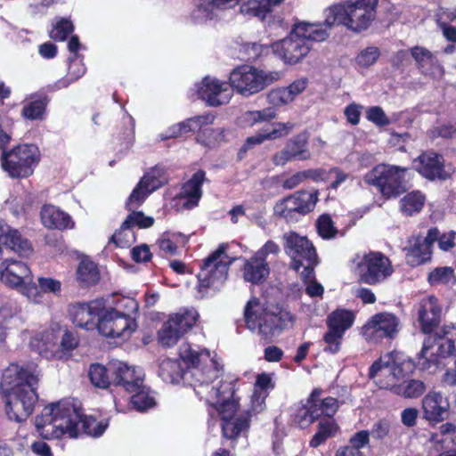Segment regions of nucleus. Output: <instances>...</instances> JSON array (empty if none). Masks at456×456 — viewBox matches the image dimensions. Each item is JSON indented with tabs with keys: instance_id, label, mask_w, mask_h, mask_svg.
<instances>
[{
	"instance_id": "obj_1",
	"label": "nucleus",
	"mask_w": 456,
	"mask_h": 456,
	"mask_svg": "<svg viewBox=\"0 0 456 456\" xmlns=\"http://www.w3.org/2000/svg\"><path fill=\"white\" fill-rule=\"evenodd\" d=\"M179 356L186 369H183L178 360L165 359L159 364V377L167 383L183 380L194 387L200 398H204L211 388L209 385L221 376L222 365L211 357L208 349L197 350L190 344L180 346Z\"/></svg>"
},
{
	"instance_id": "obj_2",
	"label": "nucleus",
	"mask_w": 456,
	"mask_h": 456,
	"mask_svg": "<svg viewBox=\"0 0 456 456\" xmlns=\"http://www.w3.org/2000/svg\"><path fill=\"white\" fill-rule=\"evenodd\" d=\"M42 438L59 439L64 436L76 438L80 434L94 437L102 436L108 424L86 416L80 407L70 401H61L45 406L35 420Z\"/></svg>"
},
{
	"instance_id": "obj_3",
	"label": "nucleus",
	"mask_w": 456,
	"mask_h": 456,
	"mask_svg": "<svg viewBox=\"0 0 456 456\" xmlns=\"http://www.w3.org/2000/svg\"><path fill=\"white\" fill-rule=\"evenodd\" d=\"M37 366H20L11 363L4 371L0 389L5 398L8 418L16 422L25 421L33 412L37 402L38 384Z\"/></svg>"
},
{
	"instance_id": "obj_4",
	"label": "nucleus",
	"mask_w": 456,
	"mask_h": 456,
	"mask_svg": "<svg viewBox=\"0 0 456 456\" xmlns=\"http://www.w3.org/2000/svg\"><path fill=\"white\" fill-rule=\"evenodd\" d=\"M234 394L235 383L223 381L217 387H211L204 397L206 402L215 407L221 416L223 436L232 441H235L240 436H247L251 419L249 411H243L236 415L239 403Z\"/></svg>"
},
{
	"instance_id": "obj_5",
	"label": "nucleus",
	"mask_w": 456,
	"mask_h": 456,
	"mask_svg": "<svg viewBox=\"0 0 456 456\" xmlns=\"http://www.w3.org/2000/svg\"><path fill=\"white\" fill-rule=\"evenodd\" d=\"M247 327L265 339L279 336L295 320L293 314L278 306L264 307L260 300L252 297L244 308Z\"/></svg>"
},
{
	"instance_id": "obj_6",
	"label": "nucleus",
	"mask_w": 456,
	"mask_h": 456,
	"mask_svg": "<svg viewBox=\"0 0 456 456\" xmlns=\"http://www.w3.org/2000/svg\"><path fill=\"white\" fill-rule=\"evenodd\" d=\"M328 37L322 24L300 22L294 26L289 37L275 42L273 48L285 62L295 64L308 54L311 42H322Z\"/></svg>"
},
{
	"instance_id": "obj_7",
	"label": "nucleus",
	"mask_w": 456,
	"mask_h": 456,
	"mask_svg": "<svg viewBox=\"0 0 456 456\" xmlns=\"http://www.w3.org/2000/svg\"><path fill=\"white\" fill-rule=\"evenodd\" d=\"M456 329L452 325H444L440 331L428 335L419 354L418 366L428 370L438 363L439 358L452 355L455 351L454 339Z\"/></svg>"
},
{
	"instance_id": "obj_8",
	"label": "nucleus",
	"mask_w": 456,
	"mask_h": 456,
	"mask_svg": "<svg viewBox=\"0 0 456 456\" xmlns=\"http://www.w3.org/2000/svg\"><path fill=\"white\" fill-rule=\"evenodd\" d=\"M353 263L360 282L375 286L386 281L394 273L390 259L380 251L357 254Z\"/></svg>"
},
{
	"instance_id": "obj_9",
	"label": "nucleus",
	"mask_w": 456,
	"mask_h": 456,
	"mask_svg": "<svg viewBox=\"0 0 456 456\" xmlns=\"http://www.w3.org/2000/svg\"><path fill=\"white\" fill-rule=\"evenodd\" d=\"M408 168L380 164L364 175V182L376 186L387 199L397 198L407 191L405 175Z\"/></svg>"
},
{
	"instance_id": "obj_10",
	"label": "nucleus",
	"mask_w": 456,
	"mask_h": 456,
	"mask_svg": "<svg viewBox=\"0 0 456 456\" xmlns=\"http://www.w3.org/2000/svg\"><path fill=\"white\" fill-rule=\"evenodd\" d=\"M280 78L277 71L259 70L252 66L242 65L230 74L231 87L243 96H250L264 90Z\"/></svg>"
},
{
	"instance_id": "obj_11",
	"label": "nucleus",
	"mask_w": 456,
	"mask_h": 456,
	"mask_svg": "<svg viewBox=\"0 0 456 456\" xmlns=\"http://www.w3.org/2000/svg\"><path fill=\"white\" fill-rule=\"evenodd\" d=\"M227 245L222 243L208 257L202 260L197 275L200 288L219 289L228 277L233 259L226 254Z\"/></svg>"
},
{
	"instance_id": "obj_12",
	"label": "nucleus",
	"mask_w": 456,
	"mask_h": 456,
	"mask_svg": "<svg viewBox=\"0 0 456 456\" xmlns=\"http://www.w3.org/2000/svg\"><path fill=\"white\" fill-rule=\"evenodd\" d=\"M39 151L34 144H20L11 151H3L2 168L12 178H26L31 175L39 162Z\"/></svg>"
},
{
	"instance_id": "obj_13",
	"label": "nucleus",
	"mask_w": 456,
	"mask_h": 456,
	"mask_svg": "<svg viewBox=\"0 0 456 456\" xmlns=\"http://www.w3.org/2000/svg\"><path fill=\"white\" fill-rule=\"evenodd\" d=\"M322 389L314 388L306 403L297 411L295 422L301 428L309 427L322 416L332 417L337 412L338 409V400L333 397L322 399Z\"/></svg>"
},
{
	"instance_id": "obj_14",
	"label": "nucleus",
	"mask_w": 456,
	"mask_h": 456,
	"mask_svg": "<svg viewBox=\"0 0 456 456\" xmlns=\"http://www.w3.org/2000/svg\"><path fill=\"white\" fill-rule=\"evenodd\" d=\"M317 200L318 191H299L277 202L273 208L274 214L288 223H294L299 216L311 212Z\"/></svg>"
},
{
	"instance_id": "obj_15",
	"label": "nucleus",
	"mask_w": 456,
	"mask_h": 456,
	"mask_svg": "<svg viewBox=\"0 0 456 456\" xmlns=\"http://www.w3.org/2000/svg\"><path fill=\"white\" fill-rule=\"evenodd\" d=\"M97 329L105 337L126 339L135 330L136 324L128 312L105 308L100 314Z\"/></svg>"
},
{
	"instance_id": "obj_16",
	"label": "nucleus",
	"mask_w": 456,
	"mask_h": 456,
	"mask_svg": "<svg viewBox=\"0 0 456 456\" xmlns=\"http://www.w3.org/2000/svg\"><path fill=\"white\" fill-rule=\"evenodd\" d=\"M199 314L194 309L170 315L159 331V342L167 347L175 346L197 322Z\"/></svg>"
},
{
	"instance_id": "obj_17",
	"label": "nucleus",
	"mask_w": 456,
	"mask_h": 456,
	"mask_svg": "<svg viewBox=\"0 0 456 456\" xmlns=\"http://www.w3.org/2000/svg\"><path fill=\"white\" fill-rule=\"evenodd\" d=\"M283 248L290 257V266L298 273V264L314 259L317 253L313 243L305 237L295 232H288L282 235Z\"/></svg>"
},
{
	"instance_id": "obj_18",
	"label": "nucleus",
	"mask_w": 456,
	"mask_h": 456,
	"mask_svg": "<svg viewBox=\"0 0 456 456\" xmlns=\"http://www.w3.org/2000/svg\"><path fill=\"white\" fill-rule=\"evenodd\" d=\"M399 323V319L393 314H376L362 327V335L365 339L373 342L394 338L398 332Z\"/></svg>"
},
{
	"instance_id": "obj_19",
	"label": "nucleus",
	"mask_w": 456,
	"mask_h": 456,
	"mask_svg": "<svg viewBox=\"0 0 456 456\" xmlns=\"http://www.w3.org/2000/svg\"><path fill=\"white\" fill-rule=\"evenodd\" d=\"M167 182L165 168L160 166L154 167L141 178L133 190L126 201L127 208H131L141 205L151 192L163 186Z\"/></svg>"
},
{
	"instance_id": "obj_20",
	"label": "nucleus",
	"mask_w": 456,
	"mask_h": 456,
	"mask_svg": "<svg viewBox=\"0 0 456 456\" xmlns=\"http://www.w3.org/2000/svg\"><path fill=\"white\" fill-rule=\"evenodd\" d=\"M112 385L122 387L128 393H134L143 383L144 373L142 369L129 366L119 361L110 362Z\"/></svg>"
},
{
	"instance_id": "obj_21",
	"label": "nucleus",
	"mask_w": 456,
	"mask_h": 456,
	"mask_svg": "<svg viewBox=\"0 0 456 456\" xmlns=\"http://www.w3.org/2000/svg\"><path fill=\"white\" fill-rule=\"evenodd\" d=\"M378 0H356L347 5L346 27L360 32L366 29L376 18Z\"/></svg>"
},
{
	"instance_id": "obj_22",
	"label": "nucleus",
	"mask_w": 456,
	"mask_h": 456,
	"mask_svg": "<svg viewBox=\"0 0 456 456\" xmlns=\"http://www.w3.org/2000/svg\"><path fill=\"white\" fill-rule=\"evenodd\" d=\"M105 309L103 299H96L90 303H77L69 309L73 323L80 328L90 330L97 327L95 320Z\"/></svg>"
},
{
	"instance_id": "obj_23",
	"label": "nucleus",
	"mask_w": 456,
	"mask_h": 456,
	"mask_svg": "<svg viewBox=\"0 0 456 456\" xmlns=\"http://www.w3.org/2000/svg\"><path fill=\"white\" fill-rule=\"evenodd\" d=\"M198 95L208 105L217 107L229 102L232 92L225 82L207 77L198 88Z\"/></svg>"
},
{
	"instance_id": "obj_24",
	"label": "nucleus",
	"mask_w": 456,
	"mask_h": 456,
	"mask_svg": "<svg viewBox=\"0 0 456 456\" xmlns=\"http://www.w3.org/2000/svg\"><path fill=\"white\" fill-rule=\"evenodd\" d=\"M414 163L416 170L428 180H446L449 177L444 169V157L433 151L421 153Z\"/></svg>"
},
{
	"instance_id": "obj_25",
	"label": "nucleus",
	"mask_w": 456,
	"mask_h": 456,
	"mask_svg": "<svg viewBox=\"0 0 456 456\" xmlns=\"http://www.w3.org/2000/svg\"><path fill=\"white\" fill-rule=\"evenodd\" d=\"M411 55L416 62V66L420 73L426 77L440 78L444 74L443 66L439 63L436 57L427 48L414 46L411 48Z\"/></svg>"
},
{
	"instance_id": "obj_26",
	"label": "nucleus",
	"mask_w": 456,
	"mask_h": 456,
	"mask_svg": "<svg viewBox=\"0 0 456 456\" xmlns=\"http://www.w3.org/2000/svg\"><path fill=\"white\" fill-rule=\"evenodd\" d=\"M1 280L10 287L19 288L31 276L28 266L17 260L5 259L0 265Z\"/></svg>"
},
{
	"instance_id": "obj_27",
	"label": "nucleus",
	"mask_w": 456,
	"mask_h": 456,
	"mask_svg": "<svg viewBox=\"0 0 456 456\" xmlns=\"http://www.w3.org/2000/svg\"><path fill=\"white\" fill-rule=\"evenodd\" d=\"M441 307L434 296L423 298L419 305V322L426 334H431L441 320Z\"/></svg>"
},
{
	"instance_id": "obj_28",
	"label": "nucleus",
	"mask_w": 456,
	"mask_h": 456,
	"mask_svg": "<svg viewBox=\"0 0 456 456\" xmlns=\"http://www.w3.org/2000/svg\"><path fill=\"white\" fill-rule=\"evenodd\" d=\"M206 180V173L203 170H198L183 185L179 197L183 201V206L187 209H191L198 206L202 197V183Z\"/></svg>"
},
{
	"instance_id": "obj_29",
	"label": "nucleus",
	"mask_w": 456,
	"mask_h": 456,
	"mask_svg": "<svg viewBox=\"0 0 456 456\" xmlns=\"http://www.w3.org/2000/svg\"><path fill=\"white\" fill-rule=\"evenodd\" d=\"M398 353L390 352L381 356L370 367V378H375L379 371L390 374L394 379L399 380L403 378V363L400 362Z\"/></svg>"
},
{
	"instance_id": "obj_30",
	"label": "nucleus",
	"mask_w": 456,
	"mask_h": 456,
	"mask_svg": "<svg viewBox=\"0 0 456 456\" xmlns=\"http://www.w3.org/2000/svg\"><path fill=\"white\" fill-rule=\"evenodd\" d=\"M40 216L44 226L49 229L62 230L73 226L70 216L53 205H45Z\"/></svg>"
},
{
	"instance_id": "obj_31",
	"label": "nucleus",
	"mask_w": 456,
	"mask_h": 456,
	"mask_svg": "<svg viewBox=\"0 0 456 456\" xmlns=\"http://www.w3.org/2000/svg\"><path fill=\"white\" fill-rule=\"evenodd\" d=\"M409 246L403 248L406 262L411 266H419L431 258L432 251L422 240L421 237H412L409 240Z\"/></svg>"
},
{
	"instance_id": "obj_32",
	"label": "nucleus",
	"mask_w": 456,
	"mask_h": 456,
	"mask_svg": "<svg viewBox=\"0 0 456 456\" xmlns=\"http://www.w3.org/2000/svg\"><path fill=\"white\" fill-rule=\"evenodd\" d=\"M271 130L265 131L263 134H257L248 137L241 151H247L252 149L254 146L261 144L265 140H275L288 135L294 127V125L290 122L287 123H274L272 125Z\"/></svg>"
},
{
	"instance_id": "obj_33",
	"label": "nucleus",
	"mask_w": 456,
	"mask_h": 456,
	"mask_svg": "<svg viewBox=\"0 0 456 456\" xmlns=\"http://www.w3.org/2000/svg\"><path fill=\"white\" fill-rule=\"evenodd\" d=\"M270 273L266 259L260 258L256 255L245 261L243 278L252 284L262 282Z\"/></svg>"
},
{
	"instance_id": "obj_34",
	"label": "nucleus",
	"mask_w": 456,
	"mask_h": 456,
	"mask_svg": "<svg viewBox=\"0 0 456 456\" xmlns=\"http://www.w3.org/2000/svg\"><path fill=\"white\" fill-rule=\"evenodd\" d=\"M424 416L428 420L441 421L448 409L443 404V395L439 392H429L422 400Z\"/></svg>"
},
{
	"instance_id": "obj_35",
	"label": "nucleus",
	"mask_w": 456,
	"mask_h": 456,
	"mask_svg": "<svg viewBox=\"0 0 456 456\" xmlns=\"http://www.w3.org/2000/svg\"><path fill=\"white\" fill-rule=\"evenodd\" d=\"M284 0H248L241 4L240 12L248 18H257L261 20L280 5Z\"/></svg>"
},
{
	"instance_id": "obj_36",
	"label": "nucleus",
	"mask_w": 456,
	"mask_h": 456,
	"mask_svg": "<svg viewBox=\"0 0 456 456\" xmlns=\"http://www.w3.org/2000/svg\"><path fill=\"white\" fill-rule=\"evenodd\" d=\"M49 98L45 93L29 96V102L23 105L21 115L29 120H43Z\"/></svg>"
},
{
	"instance_id": "obj_37",
	"label": "nucleus",
	"mask_w": 456,
	"mask_h": 456,
	"mask_svg": "<svg viewBox=\"0 0 456 456\" xmlns=\"http://www.w3.org/2000/svg\"><path fill=\"white\" fill-rule=\"evenodd\" d=\"M307 86L306 78H300L292 82L289 86L273 90L269 97L274 104H287L294 100V98L301 94Z\"/></svg>"
},
{
	"instance_id": "obj_38",
	"label": "nucleus",
	"mask_w": 456,
	"mask_h": 456,
	"mask_svg": "<svg viewBox=\"0 0 456 456\" xmlns=\"http://www.w3.org/2000/svg\"><path fill=\"white\" fill-rule=\"evenodd\" d=\"M354 322V314L352 311L338 308L328 315L326 324L328 329L345 335V332L353 326Z\"/></svg>"
},
{
	"instance_id": "obj_39",
	"label": "nucleus",
	"mask_w": 456,
	"mask_h": 456,
	"mask_svg": "<svg viewBox=\"0 0 456 456\" xmlns=\"http://www.w3.org/2000/svg\"><path fill=\"white\" fill-rule=\"evenodd\" d=\"M386 388L389 389L393 394L405 398H418L424 394L426 386L421 380L409 379L398 385L387 386Z\"/></svg>"
},
{
	"instance_id": "obj_40",
	"label": "nucleus",
	"mask_w": 456,
	"mask_h": 456,
	"mask_svg": "<svg viewBox=\"0 0 456 456\" xmlns=\"http://www.w3.org/2000/svg\"><path fill=\"white\" fill-rule=\"evenodd\" d=\"M328 417V419H322L318 424V430L312 437L309 444L312 448H317L324 444L327 439L333 437L339 430V427L334 419Z\"/></svg>"
},
{
	"instance_id": "obj_41",
	"label": "nucleus",
	"mask_w": 456,
	"mask_h": 456,
	"mask_svg": "<svg viewBox=\"0 0 456 456\" xmlns=\"http://www.w3.org/2000/svg\"><path fill=\"white\" fill-rule=\"evenodd\" d=\"M77 281L83 286H92L100 280V273L96 264L90 259H82L77 269Z\"/></svg>"
},
{
	"instance_id": "obj_42",
	"label": "nucleus",
	"mask_w": 456,
	"mask_h": 456,
	"mask_svg": "<svg viewBox=\"0 0 456 456\" xmlns=\"http://www.w3.org/2000/svg\"><path fill=\"white\" fill-rule=\"evenodd\" d=\"M400 426L393 424L387 419H380L373 423L370 436L377 441H383L386 438L392 439L399 435Z\"/></svg>"
},
{
	"instance_id": "obj_43",
	"label": "nucleus",
	"mask_w": 456,
	"mask_h": 456,
	"mask_svg": "<svg viewBox=\"0 0 456 456\" xmlns=\"http://www.w3.org/2000/svg\"><path fill=\"white\" fill-rule=\"evenodd\" d=\"M276 118L274 108L268 107L260 110H248L244 112L240 118V123L244 126H253L258 123L267 122Z\"/></svg>"
},
{
	"instance_id": "obj_44",
	"label": "nucleus",
	"mask_w": 456,
	"mask_h": 456,
	"mask_svg": "<svg viewBox=\"0 0 456 456\" xmlns=\"http://www.w3.org/2000/svg\"><path fill=\"white\" fill-rule=\"evenodd\" d=\"M425 200L423 193L413 191L400 200V208L404 215L411 216L422 209Z\"/></svg>"
},
{
	"instance_id": "obj_45",
	"label": "nucleus",
	"mask_w": 456,
	"mask_h": 456,
	"mask_svg": "<svg viewBox=\"0 0 456 456\" xmlns=\"http://www.w3.org/2000/svg\"><path fill=\"white\" fill-rule=\"evenodd\" d=\"M89 378L94 387L100 388H107L112 385V376L110 371V362L105 367L99 363H94L90 366Z\"/></svg>"
},
{
	"instance_id": "obj_46",
	"label": "nucleus",
	"mask_w": 456,
	"mask_h": 456,
	"mask_svg": "<svg viewBox=\"0 0 456 456\" xmlns=\"http://www.w3.org/2000/svg\"><path fill=\"white\" fill-rule=\"evenodd\" d=\"M151 393L149 387H145L143 384L141 385L140 388L133 393L134 395L130 399L134 408L139 411H145L152 408L156 403Z\"/></svg>"
},
{
	"instance_id": "obj_47",
	"label": "nucleus",
	"mask_w": 456,
	"mask_h": 456,
	"mask_svg": "<svg viewBox=\"0 0 456 456\" xmlns=\"http://www.w3.org/2000/svg\"><path fill=\"white\" fill-rule=\"evenodd\" d=\"M324 25L328 28L336 24L346 26L347 6L340 4H333L324 11Z\"/></svg>"
},
{
	"instance_id": "obj_48",
	"label": "nucleus",
	"mask_w": 456,
	"mask_h": 456,
	"mask_svg": "<svg viewBox=\"0 0 456 456\" xmlns=\"http://www.w3.org/2000/svg\"><path fill=\"white\" fill-rule=\"evenodd\" d=\"M7 247L20 256H28L34 250L31 242L18 230L12 232V236L7 242Z\"/></svg>"
},
{
	"instance_id": "obj_49",
	"label": "nucleus",
	"mask_w": 456,
	"mask_h": 456,
	"mask_svg": "<svg viewBox=\"0 0 456 456\" xmlns=\"http://www.w3.org/2000/svg\"><path fill=\"white\" fill-rule=\"evenodd\" d=\"M306 146L307 136L305 134H300L294 136L286 145L295 159H298L300 160H306L311 157Z\"/></svg>"
},
{
	"instance_id": "obj_50",
	"label": "nucleus",
	"mask_w": 456,
	"mask_h": 456,
	"mask_svg": "<svg viewBox=\"0 0 456 456\" xmlns=\"http://www.w3.org/2000/svg\"><path fill=\"white\" fill-rule=\"evenodd\" d=\"M135 233L130 224L126 225V221L110 238V241L114 242L118 247L128 248L135 242Z\"/></svg>"
},
{
	"instance_id": "obj_51",
	"label": "nucleus",
	"mask_w": 456,
	"mask_h": 456,
	"mask_svg": "<svg viewBox=\"0 0 456 456\" xmlns=\"http://www.w3.org/2000/svg\"><path fill=\"white\" fill-rule=\"evenodd\" d=\"M69 60L71 63L69 68L68 76L57 81L53 86L54 89L66 88L67 86H69V85L77 80L85 74L86 68L83 64L77 62L72 59Z\"/></svg>"
},
{
	"instance_id": "obj_52",
	"label": "nucleus",
	"mask_w": 456,
	"mask_h": 456,
	"mask_svg": "<svg viewBox=\"0 0 456 456\" xmlns=\"http://www.w3.org/2000/svg\"><path fill=\"white\" fill-rule=\"evenodd\" d=\"M315 226L318 234L325 240L335 238L338 232L329 214L321 215L316 220Z\"/></svg>"
},
{
	"instance_id": "obj_53",
	"label": "nucleus",
	"mask_w": 456,
	"mask_h": 456,
	"mask_svg": "<svg viewBox=\"0 0 456 456\" xmlns=\"http://www.w3.org/2000/svg\"><path fill=\"white\" fill-rule=\"evenodd\" d=\"M454 280L453 269L448 266L436 268L428 277V281L431 285L448 284Z\"/></svg>"
},
{
	"instance_id": "obj_54",
	"label": "nucleus",
	"mask_w": 456,
	"mask_h": 456,
	"mask_svg": "<svg viewBox=\"0 0 456 456\" xmlns=\"http://www.w3.org/2000/svg\"><path fill=\"white\" fill-rule=\"evenodd\" d=\"M344 334H341L335 330L328 329L323 336V342L325 344L323 351L330 354L338 353L340 350Z\"/></svg>"
},
{
	"instance_id": "obj_55",
	"label": "nucleus",
	"mask_w": 456,
	"mask_h": 456,
	"mask_svg": "<svg viewBox=\"0 0 456 456\" xmlns=\"http://www.w3.org/2000/svg\"><path fill=\"white\" fill-rule=\"evenodd\" d=\"M74 30L73 23L68 19H61L50 32L55 41H64Z\"/></svg>"
},
{
	"instance_id": "obj_56",
	"label": "nucleus",
	"mask_w": 456,
	"mask_h": 456,
	"mask_svg": "<svg viewBox=\"0 0 456 456\" xmlns=\"http://www.w3.org/2000/svg\"><path fill=\"white\" fill-rule=\"evenodd\" d=\"M380 55L379 49L377 46H368L362 49L356 57L358 65L367 68L373 65Z\"/></svg>"
},
{
	"instance_id": "obj_57",
	"label": "nucleus",
	"mask_w": 456,
	"mask_h": 456,
	"mask_svg": "<svg viewBox=\"0 0 456 456\" xmlns=\"http://www.w3.org/2000/svg\"><path fill=\"white\" fill-rule=\"evenodd\" d=\"M125 221L126 225L130 224L132 228L137 226L140 229L149 228L154 224V218L146 216L142 211H133Z\"/></svg>"
},
{
	"instance_id": "obj_58",
	"label": "nucleus",
	"mask_w": 456,
	"mask_h": 456,
	"mask_svg": "<svg viewBox=\"0 0 456 456\" xmlns=\"http://www.w3.org/2000/svg\"><path fill=\"white\" fill-rule=\"evenodd\" d=\"M366 118L379 127L388 126L391 123L389 118L379 106L368 108L366 110Z\"/></svg>"
},
{
	"instance_id": "obj_59",
	"label": "nucleus",
	"mask_w": 456,
	"mask_h": 456,
	"mask_svg": "<svg viewBox=\"0 0 456 456\" xmlns=\"http://www.w3.org/2000/svg\"><path fill=\"white\" fill-rule=\"evenodd\" d=\"M18 289L34 303H40L43 299V294L39 289V285L37 286L36 283L32 282L31 276L29 277V281L22 283Z\"/></svg>"
},
{
	"instance_id": "obj_60",
	"label": "nucleus",
	"mask_w": 456,
	"mask_h": 456,
	"mask_svg": "<svg viewBox=\"0 0 456 456\" xmlns=\"http://www.w3.org/2000/svg\"><path fill=\"white\" fill-rule=\"evenodd\" d=\"M213 3H208V4H204L203 3L200 4L191 13L194 21L200 23L211 20L213 17Z\"/></svg>"
},
{
	"instance_id": "obj_61",
	"label": "nucleus",
	"mask_w": 456,
	"mask_h": 456,
	"mask_svg": "<svg viewBox=\"0 0 456 456\" xmlns=\"http://www.w3.org/2000/svg\"><path fill=\"white\" fill-rule=\"evenodd\" d=\"M37 281L42 294L53 293L54 295H58L61 292V283L60 281L50 277H39Z\"/></svg>"
},
{
	"instance_id": "obj_62",
	"label": "nucleus",
	"mask_w": 456,
	"mask_h": 456,
	"mask_svg": "<svg viewBox=\"0 0 456 456\" xmlns=\"http://www.w3.org/2000/svg\"><path fill=\"white\" fill-rule=\"evenodd\" d=\"M267 395V393L259 392L257 389H255L251 396V408L247 411H249L251 416L252 414L262 412L265 408V399Z\"/></svg>"
},
{
	"instance_id": "obj_63",
	"label": "nucleus",
	"mask_w": 456,
	"mask_h": 456,
	"mask_svg": "<svg viewBox=\"0 0 456 456\" xmlns=\"http://www.w3.org/2000/svg\"><path fill=\"white\" fill-rule=\"evenodd\" d=\"M318 263V256H316L314 259H310L309 261L302 262V264H298V272L300 268L303 270L300 272V275L302 280L307 283L314 281V268Z\"/></svg>"
},
{
	"instance_id": "obj_64",
	"label": "nucleus",
	"mask_w": 456,
	"mask_h": 456,
	"mask_svg": "<svg viewBox=\"0 0 456 456\" xmlns=\"http://www.w3.org/2000/svg\"><path fill=\"white\" fill-rule=\"evenodd\" d=\"M349 444L356 450L361 451L370 444V431L361 430L354 433L349 439Z\"/></svg>"
}]
</instances>
